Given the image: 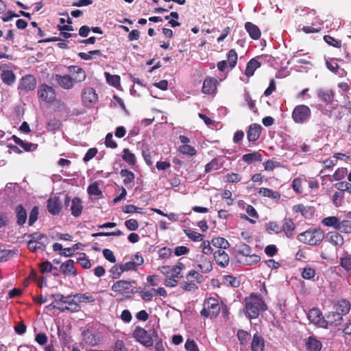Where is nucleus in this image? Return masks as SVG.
Here are the masks:
<instances>
[{"label":"nucleus","mask_w":351,"mask_h":351,"mask_svg":"<svg viewBox=\"0 0 351 351\" xmlns=\"http://www.w3.org/2000/svg\"><path fill=\"white\" fill-rule=\"evenodd\" d=\"M306 346L308 351H320L322 344L316 338L310 337L306 343Z\"/></svg>","instance_id":"25"},{"label":"nucleus","mask_w":351,"mask_h":351,"mask_svg":"<svg viewBox=\"0 0 351 351\" xmlns=\"http://www.w3.org/2000/svg\"><path fill=\"white\" fill-rule=\"evenodd\" d=\"M70 74L73 75V79L75 83L81 82L86 79L84 71L77 66H70L68 68Z\"/></svg>","instance_id":"15"},{"label":"nucleus","mask_w":351,"mask_h":351,"mask_svg":"<svg viewBox=\"0 0 351 351\" xmlns=\"http://www.w3.org/2000/svg\"><path fill=\"white\" fill-rule=\"evenodd\" d=\"M245 308L248 317L256 319L261 311L266 310V305L261 298L251 297L246 301Z\"/></svg>","instance_id":"2"},{"label":"nucleus","mask_w":351,"mask_h":351,"mask_svg":"<svg viewBox=\"0 0 351 351\" xmlns=\"http://www.w3.org/2000/svg\"><path fill=\"white\" fill-rule=\"evenodd\" d=\"M293 210L295 213H300L302 215L306 218H308L311 213H309L311 211V208L304 206L303 204H298L293 207Z\"/></svg>","instance_id":"37"},{"label":"nucleus","mask_w":351,"mask_h":351,"mask_svg":"<svg viewBox=\"0 0 351 351\" xmlns=\"http://www.w3.org/2000/svg\"><path fill=\"white\" fill-rule=\"evenodd\" d=\"M232 250L238 261L239 258H243L245 256L252 253L251 247L244 243L236 244Z\"/></svg>","instance_id":"11"},{"label":"nucleus","mask_w":351,"mask_h":351,"mask_svg":"<svg viewBox=\"0 0 351 351\" xmlns=\"http://www.w3.org/2000/svg\"><path fill=\"white\" fill-rule=\"evenodd\" d=\"M245 101H246L249 108L254 112L256 113L258 110L255 105L256 101L252 99L250 93L247 92L245 94Z\"/></svg>","instance_id":"54"},{"label":"nucleus","mask_w":351,"mask_h":351,"mask_svg":"<svg viewBox=\"0 0 351 351\" xmlns=\"http://www.w3.org/2000/svg\"><path fill=\"white\" fill-rule=\"evenodd\" d=\"M266 228L268 232H274L279 233L281 232V228L276 222H269L266 224Z\"/></svg>","instance_id":"63"},{"label":"nucleus","mask_w":351,"mask_h":351,"mask_svg":"<svg viewBox=\"0 0 351 351\" xmlns=\"http://www.w3.org/2000/svg\"><path fill=\"white\" fill-rule=\"evenodd\" d=\"M211 243L213 246L219 248V250H224L229 247L230 244L228 241L222 237L213 238L211 241Z\"/></svg>","instance_id":"34"},{"label":"nucleus","mask_w":351,"mask_h":351,"mask_svg":"<svg viewBox=\"0 0 351 351\" xmlns=\"http://www.w3.org/2000/svg\"><path fill=\"white\" fill-rule=\"evenodd\" d=\"M282 229L288 238L292 237V232L295 229V225L290 218H285L284 219Z\"/></svg>","instance_id":"32"},{"label":"nucleus","mask_w":351,"mask_h":351,"mask_svg":"<svg viewBox=\"0 0 351 351\" xmlns=\"http://www.w3.org/2000/svg\"><path fill=\"white\" fill-rule=\"evenodd\" d=\"M335 187L337 189L341 191H348L351 193V184L346 182H340L335 184Z\"/></svg>","instance_id":"58"},{"label":"nucleus","mask_w":351,"mask_h":351,"mask_svg":"<svg viewBox=\"0 0 351 351\" xmlns=\"http://www.w3.org/2000/svg\"><path fill=\"white\" fill-rule=\"evenodd\" d=\"M82 208L83 206L81 199L79 197L73 198L71 201V214L74 217H78L81 215Z\"/></svg>","instance_id":"24"},{"label":"nucleus","mask_w":351,"mask_h":351,"mask_svg":"<svg viewBox=\"0 0 351 351\" xmlns=\"http://www.w3.org/2000/svg\"><path fill=\"white\" fill-rule=\"evenodd\" d=\"M60 271L65 275H77L76 269L74 267V261L69 259L66 263H62L60 267Z\"/></svg>","instance_id":"19"},{"label":"nucleus","mask_w":351,"mask_h":351,"mask_svg":"<svg viewBox=\"0 0 351 351\" xmlns=\"http://www.w3.org/2000/svg\"><path fill=\"white\" fill-rule=\"evenodd\" d=\"M83 338L84 342L89 346H94L97 345L100 339L96 334L93 333L90 330H86L83 332Z\"/></svg>","instance_id":"20"},{"label":"nucleus","mask_w":351,"mask_h":351,"mask_svg":"<svg viewBox=\"0 0 351 351\" xmlns=\"http://www.w3.org/2000/svg\"><path fill=\"white\" fill-rule=\"evenodd\" d=\"M38 208L37 206H34L30 211L29 217V225L32 226L34 222L38 219Z\"/></svg>","instance_id":"57"},{"label":"nucleus","mask_w":351,"mask_h":351,"mask_svg":"<svg viewBox=\"0 0 351 351\" xmlns=\"http://www.w3.org/2000/svg\"><path fill=\"white\" fill-rule=\"evenodd\" d=\"M106 77V80L109 84H111L114 86H117L120 84V77L118 75H112L108 73H105Z\"/></svg>","instance_id":"52"},{"label":"nucleus","mask_w":351,"mask_h":351,"mask_svg":"<svg viewBox=\"0 0 351 351\" xmlns=\"http://www.w3.org/2000/svg\"><path fill=\"white\" fill-rule=\"evenodd\" d=\"M308 318L311 323L321 327H326V321L317 308H313L308 311Z\"/></svg>","instance_id":"8"},{"label":"nucleus","mask_w":351,"mask_h":351,"mask_svg":"<svg viewBox=\"0 0 351 351\" xmlns=\"http://www.w3.org/2000/svg\"><path fill=\"white\" fill-rule=\"evenodd\" d=\"M262 127L257 123H254L250 125L247 132V137L249 141L254 142L260 136Z\"/></svg>","instance_id":"17"},{"label":"nucleus","mask_w":351,"mask_h":351,"mask_svg":"<svg viewBox=\"0 0 351 351\" xmlns=\"http://www.w3.org/2000/svg\"><path fill=\"white\" fill-rule=\"evenodd\" d=\"M311 116L310 108L305 105H299L296 106L293 112L292 118L293 121L298 123L306 121Z\"/></svg>","instance_id":"4"},{"label":"nucleus","mask_w":351,"mask_h":351,"mask_svg":"<svg viewBox=\"0 0 351 351\" xmlns=\"http://www.w3.org/2000/svg\"><path fill=\"white\" fill-rule=\"evenodd\" d=\"M324 237V233L320 228H309L298 236V239L300 242L310 245H319Z\"/></svg>","instance_id":"1"},{"label":"nucleus","mask_w":351,"mask_h":351,"mask_svg":"<svg viewBox=\"0 0 351 351\" xmlns=\"http://www.w3.org/2000/svg\"><path fill=\"white\" fill-rule=\"evenodd\" d=\"M335 308L337 312L343 316L348 313L350 308V304L348 301L343 300L335 306Z\"/></svg>","instance_id":"29"},{"label":"nucleus","mask_w":351,"mask_h":351,"mask_svg":"<svg viewBox=\"0 0 351 351\" xmlns=\"http://www.w3.org/2000/svg\"><path fill=\"white\" fill-rule=\"evenodd\" d=\"M217 81L213 77H206L203 83L202 92L205 94L214 93L217 89Z\"/></svg>","instance_id":"18"},{"label":"nucleus","mask_w":351,"mask_h":351,"mask_svg":"<svg viewBox=\"0 0 351 351\" xmlns=\"http://www.w3.org/2000/svg\"><path fill=\"white\" fill-rule=\"evenodd\" d=\"M186 235L193 241H200L203 239V235L200 233L195 232L191 229L184 230Z\"/></svg>","instance_id":"44"},{"label":"nucleus","mask_w":351,"mask_h":351,"mask_svg":"<svg viewBox=\"0 0 351 351\" xmlns=\"http://www.w3.org/2000/svg\"><path fill=\"white\" fill-rule=\"evenodd\" d=\"M237 53L234 49H230L228 53V60L227 62L229 64L230 69L234 68L237 62Z\"/></svg>","instance_id":"38"},{"label":"nucleus","mask_w":351,"mask_h":351,"mask_svg":"<svg viewBox=\"0 0 351 351\" xmlns=\"http://www.w3.org/2000/svg\"><path fill=\"white\" fill-rule=\"evenodd\" d=\"M197 267L202 273H208L213 269V265L210 261L206 258H204L202 261V263L198 264Z\"/></svg>","instance_id":"43"},{"label":"nucleus","mask_w":351,"mask_h":351,"mask_svg":"<svg viewBox=\"0 0 351 351\" xmlns=\"http://www.w3.org/2000/svg\"><path fill=\"white\" fill-rule=\"evenodd\" d=\"M74 298L77 300L78 302H88L91 303L95 302L94 298L90 295L86 293H78L73 295Z\"/></svg>","instance_id":"39"},{"label":"nucleus","mask_w":351,"mask_h":351,"mask_svg":"<svg viewBox=\"0 0 351 351\" xmlns=\"http://www.w3.org/2000/svg\"><path fill=\"white\" fill-rule=\"evenodd\" d=\"M261 260L259 256L255 254H250V255L245 256L243 258H239V262L245 265H252L256 264Z\"/></svg>","instance_id":"28"},{"label":"nucleus","mask_w":351,"mask_h":351,"mask_svg":"<svg viewBox=\"0 0 351 351\" xmlns=\"http://www.w3.org/2000/svg\"><path fill=\"white\" fill-rule=\"evenodd\" d=\"M48 211L53 215H58L61 210V203L58 197H50L47 200Z\"/></svg>","instance_id":"14"},{"label":"nucleus","mask_w":351,"mask_h":351,"mask_svg":"<svg viewBox=\"0 0 351 351\" xmlns=\"http://www.w3.org/2000/svg\"><path fill=\"white\" fill-rule=\"evenodd\" d=\"M224 283L228 286L232 287H238L239 286V281L232 276H224Z\"/></svg>","instance_id":"51"},{"label":"nucleus","mask_w":351,"mask_h":351,"mask_svg":"<svg viewBox=\"0 0 351 351\" xmlns=\"http://www.w3.org/2000/svg\"><path fill=\"white\" fill-rule=\"evenodd\" d=\"M134 337L145 347H150L154 343L152 337L144 328L136 326L134 331Z\"/></svg>","instance_id":"6"},{"label":"nucleus","mask_w":351,"mask_h":351,"mask_svg":"<svg viewBox=\"0 0 351 351\" xmlns=\"http://www.w3.org/2000/svg\"><path fill=\"white\" fill-rule=\"evenodd\" d=\"M134 282V281L119 280L113 284L112 286V290L118 293H123L125 291V293L134 294L135 291H134L133 289H132L131 291H129V290Z\"/></svg>","instance_id":"9"},{"label":"nucleus","mask_w":351,"mask_h":351,"mask_svg":"<svg viewBox=\"0 0 351 351\" xmlns=\"http://www.w3.org/2000/svg\"><path fill=\"white\" fill-rule=\"evenodd\" d=\"M125 226L130 231L136 230L138 228V221L134 219L126 220L125 221Z\"/></svg>","instance_id":"59"},{"label":"nucleus","mask_w":351,"mask_h":351,"mask_svg":"<svg viewBox=\"0 0 351 351\" xmlns=\"http://www.w3.org/2000/svg\"><path fill=\"white\" fill-rule=\"evenodd\" d=\"M340 265L347 271H351V255L347 254L341 257Z\"/></svg>","instance_id":"45"},{"label":"nucleus","mask_w":351,"mask_h":351,"mask_svg":"<svg viewBox=\"0 0 351 351\" xmlns=\"http://www.w3.org/2000/svg\"><path fill=\"white\" fill-rule=\"evenodd\" d=\"M15 213L17 219V223L19 226L23 225L27 220V212L25 209L21 204H20L16 206Z\"/></svg>","instance_id":"26"},{"label":"nucleus","mask_w":351,"mask_h":351,"mask_svg":"<svg viewBox=\"0 0 351 351\" xmlns=\"http://www.w3.org/2000/svg\"><path fill=\"white\" fill-rule=\"evenodd\" d=\"M28 237L30 238L29 241L33 242H47V237L40 232H34L32 234H30L27 235Z\"/></svg>","instance_id":"46"},{"label":"nucleus","mask_w":351,"mask_h":351,"mask_svg":"<svg viewBox=\"0 0 351 351\" xmlns=\"http://www.w3.org/2000/svg\"><path fill=\"white\" fill-rule=\"evenodd\" d=\"M336 230H338L343 233L351 232V221L349 220H343L339 222L338 227H336Z\"/></svg>","instance_id":"40"},{"label":"nucleus","mask_w":351,"mask_h":351,"mask_svg":"<svg viewBox=\"0 0 351 351\" xmlns=\"http://www.w3.org/2000/svg\"><path fill=\"white\" fill-rule=\"evenodd\" d=\"M82 97L84 105L87 107L92 106L98 99L95 90L90 87L84 89Z\"/></svg>","instance_id":"7"},{"label":"nucleus","mask_w":351,"mask_h":351,"mask_svg":"<svg viewBox=\"0 0 351 351\" xmlns=\"http://www.w3.org/2000/svg\"><path fill=\"white\" fill-rule=\"evenodd\" d=\"M14 252L10 250H0V261H6L12 256Z\"/></svg>","instance_id":"64"},{"label":"nucleus","mask_w":351,"mask_h":351,"mask_svg":"<svg viewBox=\"0 0 351 351\" xmlns=\"http://www.w3.org/2000/svg\"><path fill=\"white\" fill-rule=\"evenodd\" d=\"M245 28L252 39L257 40L260 38L261 33L259 28L256 25L251 22H246Z\"/></svg>","instance_id":"21"},{"label":"nucleus","mask_w":351,"mask_h":351,"mask_svg":"<svg viewBox=\"0 0 351 351\" xmlns=\"http://www.w3.org/2000/svg\"><path fill=\"white\" fill-rule=\"evenodd\" d=\"M77 261L84 269H89L91 267V263L84 253L80 254V256L77 259Z\"/></svg>","instance_id":"50"},{"label":"nucleus","mask_w":351,"mask_h":351,"mask_svg":"<svg viewBox=\"0 0 351 351\" xmlns=\"http://www.w3.org/2000/svg\"><path fill=\"white\" fill-rule=\"evenodd\" d=\"M38 97L45 102L51 103L55 101L56 93L51 86L42 84L38 87Z\"/></svg>","instance_id":"5"},{"label":"nucleus","mask_w":351,"mask_h":351,"mask_svg":"<svg viewBox=\"0 0 351 351\" xmlns=\"http://www.w3.org/2000/svg\"><path fill=\"white\" fill-rule=\"evenodd\" d=\"M324 40L326 43H328V45H330L331 46H333V47H335L337 48H340L341 46V41L336 40L335 38H333L329 35L324 36Z\"/></svg>","instance_id":"55"},{"label":"nucleus","mask_w":351,"mask_h":351,"mask_svg":"<svg viewBox=\"0 0 351 351\" xmlns=\"http://www.w3.org/2000/svg\"><path fill=\"white\" fill-rule=\"evenodd\" d=\"M259 194L264 196L270 197L274 199H278L280 197V194L278 191H274L271 189L267 188H261L259 190Z\"/></svg>","instance_id":"35"},{"label":"nucleus","mask_w":351,"mask_h":351,"mask_svg":"<svg viewBox=\"0 0 351 351\" xmlns=\"http://www.w3.org/2000/svg\"><path fill=\"white\" fill-rule=\"evenodd\" d=\"M242 159L245 162L250 164L255 161H261L262 155L258 152H254L252 153L244 154L242 157Z\"/></svg>","instance_id":"33"},{"label":"nucleus","mask_w":351,"mask_h":351,"mask_svg":"<svg viewBox=\"0 0 351 351\" xmlns=\"http://www.w3.org/2000/svg\"><path fill=\"white\" fill-rule=\"evenodd\" d=\"M123 153V159L129 165H134L136 162L134 154L131 153L128 149H124Z\"/></svg>","instance_id":"42"},{"label":"nucleus","mask_w":351,"mask_h":351,"mask_svg":"<svg viewBox=\"0 0 351 351\" xmlns=\"http://www.w3.org/2000/svg\"><path fill=\"white\" fill-rule=\"evenodd\" d=\"M1 77L3 83L10 86L13 84L16 80L14 73L10 70H3Z\"/></svg>","instance_id":"31"},{"label":"nucleus","mask_w":351,"mask_h":351,"mask_svg":"<svg viewBox=\"0 0 351 351\" xmlns=\"http://www.w3.org/2000/svg\"><path fill=\"white\" fill-rule=\"evenodd\" d=\"M315 271L311 267H305L302 271V276L304 279L310 280L315 276Z\"/></svg>","instance_id":"62"},{"label":"nucleus","mask_w":351,"mask_h":351,"mask_svg":"<svg viewBox=\"0 0 351 351\" xmlns=\"http://www.w3.org/2000/svg\"><path fill=\"white\" fill-rule=\"evenodd\" d=\"M54 79L64 89L71 88L75 84L73 77L69 75H60L57 74L55 75Z\"/></svg>","instance_id":"13"},{"label":"nucleus","mask_w":351,"mask_h":351,"mask_svg":"<svg viewBox=\"0 0 351 351\" xmlns=\"http://www.w3.org/2000/svg\"><path fill=\"white\" fill-rule=\"evenodd\" d=\"M120 175L122 178H124L123 184L125 185H128L134 182V173L128 169H121L120 171Z\"/></svg>","instance_id":"36"},{"label":"nucleus","mask_w":351,"mask_h":351,"mask_svg":"<svg viewBox=\"0 0 351 351\" xmlns=\"http://www.w3.org/2000/svg\"><path fill=\"white\" fill-rule=\"evenodd\" d=\"M180 152L183 154L194 156L196 154V150L194 147L189 145H182L179 148Z\"/></svg>","instance_id":"48"},{"label":"nucleus","mask_w":351,"mask_h":351,"mask_svg":"<svg viewBox=\"0 0 351 351\" xmlns=\"http://www.w3.org/2000/svg\"><path fill=\"white\" fill-rule=\"evenodd\" d=\"M47 242H33L29 241L27 244L28 249L32 252H36L38 250H45Z\"/></svg>","instance_id":"41"},{"label":"nucleus","mask_w":351,"mask_h":351,"mask_svg":"<svg viewBox=\"0 0 351 351\" xmlns=\"http://www.w3.org/2000/svg\"><path fill=\"white\" fill-rule=\"evenodd\" d=\"M63 304H67L69 306H74V308H73L72 311L77 312L80 309V306L77 304V301L76 299L74 298L73 295H72L71 298L69 299H64L63 301Z\"/></svg>","instance_id":"60"},{"label":"nucleus","mask_w":351,"mask_h":351,"mask_svg":"<svg viewBox=\"0 0 351 351\" xmlns=\"http://www.w3.org/2000/svg\"><path fill=\"white\" fill-rule=\"evenodd\" d=\"M339 220L336 217H328L324 218L322 220V223L326 226L334 227L336 229V227H338Z\"/></svg>","instance_id":"47"},{"label":"nucleus","mask_w":351,"mask_h":351,"mask_svg":"<svg viewBox=\"0 0 351 351\" xmlns=\"http://www.w3.org/2000/svg\"><path fill=\"white\" fill-rule=\"evenodd\" d=\"M343 316L336 311L329 312L328 314L326 315V325L328 323H330V324L337 326L341 324Z\"/></svg>","instance_id":"22"},{"label":"nucleus","mask_w":351,"mask_h":351,"mask_svg":"<svg viewBox=\"0 0 351 351\" xmlns=\"http://www.w3.org/2000/svg\"><path fill=\"white\" fill-rule=\"evenodd\" d=\"M214 259L221 267H226L229 264V255L223 250H217L214 252Z\"/></svg>","instance_id":"12"},{"label":"nucleus","mask_w":351,"mask_h":351,"mask_svg":"<svg viewBox=\"0 0 351 351\" xmlns=\"http://www.w3.org/2000/svg\"><path fill=\"white\" fill-rule=\"evenodd\" d=\"M261 66V63L256 59L252 58L247 64L245 73L247 76L251 77L254 75L256 69Z\"/></svg>","instance_id":"27"},{"label":"nucleus","mask_w":351,"mask_h":351,"mask_svg":"<svg viewBox=\"0 0 351 351\" xmlns=\"http://www.w3.org/2000/svg\"><path fill=\"white\" fill-rule=\"evenodd\" d=\"M264 347L265 341L263 338L257 334H255L251 343V348L252 351H263Z\"/></svg>","instance_id":"23"},{"label":"nucleus","mask_w":351,"mask_h":351,"mask_svg":"<svg viewBox=\"0 0 351 351\" xmlns=\"http://www.w3.org/2000/svg\"><path fill=\"white\" fill-rule=\"evenodd\" d=\"M40 270L43 273L51 272L53 270H57V267H53L49 261H45L40 265Z\"/></svg>","instance_id":"56"},{"label":"nucleus","mask_w":351,"mask_h":351,"mask_svg":"<svg viewBox=\"0 0 351 351\" xmlns=\"http://www.w3.org/2000/svg\"><path fill=\"white\" fill-rule=\"evenodd\" d=\"M203 306L204 307L200 311V314L205 317L215 318L221 310L218 300L214 298L206 300Z\"/></svg>","instance_id":"3"},{"label":"nucleus","mask_w":351,"mask_h":351,"mask_svg":"<svg viewBox=\"0 0 351 351\" xmlns=\"http://www.w3.org/2000/svg\"><path fill=\"white\" fill-rule=\"evenodd\" d=\"M219 168L220 165L219 164L218 160L217 158H214L206 165L205 172L209 173L213 170H217Z\"/></svg>","instance_id":"49"},{"label":"nucleus","mask_w":351,"mask_h":351,"mask_svg":"<svg viewBox=\"0 0 351 351\" xmlns=\"http://www.w3.org/2000/svg\"><path fill=\"white\" fill-rule=\"evenodd\" d=\"M318 98L326 103L330 104L333 101L334 92L330 89L318 88L316 91Z\"/></svg>","instance_id":"16"},{"label":"nucleus","mask_w":351,"mask_h":351,"mask_svg":"<svg viewBox=\"0 0 351 351\" xmlns=\"http://www.w3.org/2000/svg\"><path fill=\"white\" fill-rule=\"evenodd\" d=\"M36 86V78L32 75H27L21 80L19 89L25 91L34 90Z\"/></svg>","instance_id":"10"},{"label":"nucleus","mask_w":351,"mask_h":351,"mask_svg":"<svg viewBox=\"0 0 351 351\" xmlns=\"http://www.w3.org/2000/svg\"><path fill=\"white\" fill-rule=\"evenodd\" d=\"M348 170L346 168L337 169L333 175V178L335 180H341L346 176Z\"/></svg>","instance_id":"61"},{"label":"nucleus","mask_w":351,"mask_h":351,"mask_svg":"<svg viewBox=\"0 0 351 351\" xmlns=\"http://www.w3.org/2000/svg\"><path fill=\"white\" fill-rule=\"evenodd\" d=\"M327 238L330 242L335 245L341 246L343 244V237L337 232H330L327 234Z\"/></svg>","instance_id":"30"},{"label":"nucleus","mask_w":351,"mask_h":351,"mask_svg":"<svg viewBox=\"0 0 351 351\" xmlns=\"http://www.w3.org/2000/svg\"><path fill=\"white\" fill-rule=\"evenodd\" d=\"M123 269L121 265H115L110 270V272L112 275L113 278H118L120 277L121 274L123 272Z\"/></svg>","instance_id":"53"}]
</instances>
